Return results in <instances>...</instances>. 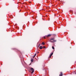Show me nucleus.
I'll return each mask as SVG.
<instances>
[{"label": "nucleus", "mask_w": 76, "mask_h": 76, "mask_svg": "<svg viewBox=\"0 0 76 76\" xmlns=\"http://www.w3.org/2000/svg\"><path fill=\"white\" fill-rule=\"evenodd\" d=\"M51 55H50L49 56V58H51Z\"/></svg>", "instance_id": "obj_9"}, {"label": "nucleus", "mask_w": 76, "mask_h": 76, "mask_svg": "<svg viewBox=\"0 0 76 76\" xmlns=\"http://www.w3.org/2000/svg\"><path fill=\"white\" fill-rule=\"evenodd\" d=\"M31 61L32 62H33V61H34V59H31Z\"/></svg>", "instance_id": "obj_6"}, {"label": "nucleus", "mask_w": 76, "mask_h": 76, "mask_svg": "<svg viewBox=\"0 0 76 76\" xmlns=\"http://www.w3.org/2000/svg\"><path fill=\"white\" fill-rule=\"evenodd\" d=\"M75 74H76V73H75Z\"/></svg>", "instance_id": "obj_17"}, {"label": "nucleus", "mask_w": 76, "mask_h": 76, "mask_svg": "<svg viewBox=\"0 0 76 76\" xmlns=\"http://www.w3.org/2000/svg\"><path fill=\"white\" fill-rule=\"evenodd\" d=\"M52 48L53 49V50H54V46H53L52 47Z\"/></svg>", "instance_id": "obj_8"}, {"label": "nucleus", "mask_w": 76, "mask_h": 76, "mask_svg": "<svg viewBox=\"0 0 76 76\" xmlns=\"http://www.w3.org/2000/svg\"><path fill=\"white\" fill-rule=\"evenodd\" d=\"M51 35V34H48V35H47L46 37H50Z\"/></svg>", "instance_id": "obj_5"}, {"label": "nucleus", "mask_w": 76, "mask_h": 76, "mask_svg": "<svg viewBox=\"0 0 76 76\" xmlns=\"http://www.w3.org/2000/svg\"><path fill=\"white\" fill-rule=\"evenodd\" d=\"M43 48H45V46H43Z\"/></svg>", "instance_id": "obj_11"}, {"label": "nucleus", "mask_w": 76, "mask_h": 76, "mask_svg": "<svg viewBox=\"0 0 76 76\" xmlns=\"http://www.w3.org/2000/svg\"><path fill=\"white\" fill-rule=\"evenodd\" d=\"M34 57H35V56H34L33 57V58H34Z\"/></svg>", "instance_id": "obj_13"}, {"label": "nucleus", "mask_w": 76, "mask_h": 76, "mask_svg": "<svg viewBox=\"0 0 76 76\" xmlns=\"http://www.w3.org/2000/svg\"><path fill=\"white\" fill-rule=\"evenodd\" d=\"M53 53H52L50 55L51 56H52V55H53Z\"/></svg>", "instance_id": "obj_10"}, {"label": "nucleus", "mask_w": 76, "mask_h": 76, "mask_svg": "<svg viewBox=\"0 0 76 76\" xmlns=\"http://www.w3.org/2000/svg\"><path fill=\"white\" fill-rule=\"evenodd\" d=\"M63 76V73L62 72H61V75H59V76Z\"/></svg>", "instance_id": "obj_4"}, {"label": "nucleus", "mask_w": 76, "mask_h": 76, "mask_svg": "<svg viewBox=\"0 0 76 76\" xmlns=\"http://www.w3.org/2000/svg\"><path fill=\"white\" fill-rule=\"evenodd\" d=\"M39 48L40 50H42V49L43 48V47H42V46H40L39 47Z\"/></svg>", "instance_id": "obj_3"}, {"label": "nucleus", "mask_w": 76, "mask_h": 76, "mask_svg": "<svg viewBox=\"0 0 76 76\" xmlns=\"http://www.w3.org/2000/svg\"><path fill=\"white\" fill-rule=\"evenodd\" d=\"M37 55V53H36L35 55H34V56H36Z\"/></svg>", "instance_id": "obj_12"}, {"label": "nucleus", "mask_w": 76, "mask_h": 76, "mask_svg": "<svg viewBox=\"0 0 76 76\" xmlns=\"http://www.w3.org/2000/svg\"><path fill=\"white\" fill-rule=\"evenodd\" d=\"M26 1H27L28 0H25Z\"/></svg>", "instance_id": "obj_14"}, {"label": "nucleus", "mask_w": 76, "mask_h": 76, "mask_svg": "<svg viewBox=\"0 0 76 76\" xmlns=\"http://www.w3.org/2000/svg\"><path fill=\"white\" fill-rule=\"evenodd\" d=\"M37 53H39V52H38Z\"/></svg>", "instance_id": "obj_16"}, {"label": "nucleus", "mask_w": 76, "mask_h": 76, "mask_svg": "<svg viewBox=\"0 0 76 76\" xmlns=\"http://www.w3.org/2000/svg\"><path fill=\"white\" fill-rule=\"evenodd\" d=\"M42 45H44V44H45V43H44V42H42Z\"/></svg>", "instance_id": "obj_7"}, {"label": "nucleus", "mask_w": 76, "mask_h": 76, "mask_svg": "<svg viewBox=\"0 0 76 76\" xmlns=\"http://www.w3.org/2000/svg\"><path fill=\"white\" fill-rule=\"evenodd\" d=\"M30 2V3H31V2Z\"/></svg>", "instance_id": "obj_15"}, {"label": "nucleus", "mask_w": 76, "mask_h": 76, "mask_svg": "<svg viewBox=\"0 0 76 76\" xmlns=\"http://www.w3.org/2000/svg\"><path fill=\"white\" fill-rule=\"evenodd\" d=\"M54 40V39L52 38L50 39V42H56V40Z\"/></svg>", "instance_id": "obj_1"}, {"label": "nucleus", "mask_w": 76, "mask_h": 76, "mask_svg": "<svg viewBox=\"0 0 76 76\" xmlns=\"http://www.w3.org/2000/svg\"><path fill=\"white\" fill-rule=\"evenodd\" d=\"M39 45H40V44Z\"/></svg>", "instance_id": "obj_18"}, {"label": "nucleus", "mask_w": 76, "mask_h": 76, "mask_svg": "<svg viewBox=\"0 0 76 76\" xmlns=\"http://www.w3.org/2000/svg\"><path fill=\"white\" fill-rule=\"evenodd\" d=\"M31 71H32V72H31V74H32L34 72V68H31Z\"/></svg>", "instance_id": "obj_2"}]
</instances>
